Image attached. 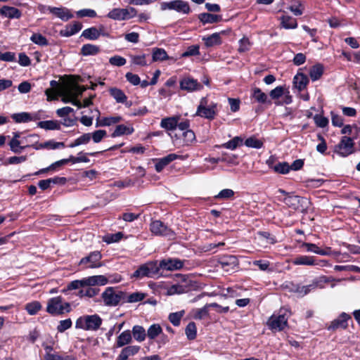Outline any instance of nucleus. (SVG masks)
I'll return each instance as SVG.
<instances>
[{
    "label": "nucleus",
    "instance_id": "nucleus-47",
    "mask_svg": "<svg viewBox=\"0 0 360 360\" xmlns=\"http://www.w3.org/2000/svg\"><path fill=\"white\" fill-rule=\"evenodd\" d=\"M22 143H23V140H11L9 142L11 150L15 153H20L22 150L31 147L30 144L20 146Z\"/></svg>",
    "mask_w": 360,
    "mask_h": 360
},
{
    "label": "nucleus",
    "instance_id": "nucleus-26",
    "mask_svg": "<svg viewBox=\"0 0 360 360\" xmlns=\"http://www.w3.org/2000/svg\"><path fill=\"white\" fill-rule=\"evenodd\" d=\"M198 19L202 24L215 23L220 22L222 17L220 15L212 14L210 13H202L198 15Z\"/></svg>",
    "mask_w": 360,
    "mask_h": 360
},
{
    "label": "nucleus",
    "instance_id": "nucleus-64",
    "mask_svg": "<svg viewBox=\"0 0 360 360\" xmlns=\"http://www.w3.org/2000/svg\"><path fill=\"white\" fill-rule=\"evenodd\" d=\"M44 360H71L70 356H60L56 352L44 355Z\"/></svg>",
    "mask_w": 360,
    "mask_h": 360
},
{
    "label": "nucleus",
    "instance_id": "nucleus-46",
    "mask_svg": "<svg viewBox=\"0 0 360 360\" xmlns=\"http://www.w3.org/2000/svg\"><path fill=\"white\" fill-rule=\"evenodd\" d=\"M211 307L209 306V304H205L202 308L196 309L193 311V317L195 319H202L209 315V309Z\"/></svg>",
    "mask_w": 360,
    "mask_h": 360
},
{
    "label": "nucleus",
    "instance_id": "nucleus-52",
    "mask_svg": "<svg viewBox=\"0 0 360 360\" xmlns=\"http://www.w3.org/2000/svg\"><path fill=\"white\" fill-rule=\"evenodd\" d=\"M182 136L184 146H189L195 141V133L191 129L184 131Z\"/></svg>",
    "mask_w": 360,
    "mask_h": 360
},
{
    "label": "nucleus",
    "instance_id": "nucleus-28",
    "mask_svg": "<svg viewBox=\"0 0 360 360\" xmlns=\"http://www.w3.org/2000/svg\"><path fill=\"white\" fill-rule=\"evenodd\" d=\"M132 340L131 333L129 330L123 331L117 338L116 347H122L131 343Z\"/></svg>",
    "mask_w": 360,
    "mask_h": 360
},
{
    "label": "nucleus",
    "instance_id": "nucleus-17",
    "mask_svg": "<svg viewBox=\"0 0 360 360\" xmlns=\"http://www.w3.org/2000/svg\"><path fill=\"white\" fill-rule=\"evenodd\" d=\"M47 11L63 21H68L73 18V14L71 13L70 10L65 7L49 6L47 8Z\"/></svg>",
    "mask_w": 360,
    "mask_h": 360
},
{
    "label": "nucleus",
    "instance_id": "nucleus-33",
    "mask_svg": "<svg viewBox=\"0 0 360 360\" xmlns=\"http://www.w3.org/2000/svg\"><path fill=\"white\" fill-rule=\"evenodd\" d=\"M134 339L138 342H143L145 340L147 333L144 328L141 326L136 325L132 328L131 332Z\"/></svg>",
    "mask_w": 360,
    "mask_h": 360
},
{
    "label": "nucleus",
    "instance_id": "nucleus-9",
    "mask_svg": "<svg viewBox=\"0 0 360 360\" xmlns=\"http://www.w3.org/2000/svg\"><path fill=\"white\" fill-rule=\"evenodd\" d=\"M162 11L174 10L184 14H188L191 8L188 2L182 0H174L169 2H162L160 4Z\"/></svg>",
    "mask_w": 360,
    "mask_h": 360
},
{
    "label": "nucleus",
    "instance_id": "nucleus-25",
    "mask_svg": "<svg viewBox=\"0 0 360 360\" xmlns=\"http://www.w3.org/2000/svg\"><path fill=\"white\" fill-rule=\"evenodd\" d=\"M0 14L8 18L18 19L21 16V11L15 7L4 6L0 10Z\"/></svg>",
    "mask_w": 360,
    "mask_h": 360
},
{
    "label": "nucleus",
    "instance_id": "nucleus-49",
    "mask_svg": "<svg viewBox=\"0 0 360 360\" xmlns=\"http://www.w3.org/2000/svg\"><path fill=\"white\" fill-rule=\"evenodd\" d=\"M185 333L187 338L190 340H194L196 338L197 328L194 322H190L186 326Z\"/></svg>",
    "mask_w": 360,
    "mask_h": 360
},
{
    "label": "nucleus",
    "instance_id": "nucleus-36",
    "mask_svg": "<svg viewBox=\"0 0 360 360\" xmlns=\"http://www.w3.org/2000/svg\"><path fill=\"white\" fill-rule=\"evenodd\" d=\"M37 126L46 130H59L60 124L57 120H46L38 122Z\"/></svg>",
    "mask_w": 360,
    "mask_h": 360
},
{
    "label": "nucleus",
    "instance_id": "nucleus-61",
    "mask_svg": "<svg viewBox=\"0 0 360 360\" xmlns=\"http://www.w3.org/2000/svg\"><path fill=\"white\" fill-rule=\"evenodd\" d=\"M72 322L70 319L62 320L59 322V324L57 326V330L59 333H63L66 330L72 327Z\"/></svg>",
    "mask_w": 360,
    "mask_h": 360
},
{
    "label": "nucleus",
    "instance_id": "nucleus-63",
    "mask_svg": "<svg viewBox=\"0 0 360 360\" xmlns=\"http://www.w3.org/2000/svg\"><path fill=\"white\" fill-rule=\"evenodd\" d=\"M109 63L114 66L121 67L126 64L127 60L120 56H115L110 58Z\"/></svg>",
    "mask_w": 360,
    "mask_h": 360
},
{
    "label": "nucleus",
    "instance_id": "nucleus-39",
    "mask_svg": "<svg viewBox=\"0 0 360 360\" xmlns=\"http://www.w3.org/2000/svg\"><path fill=\"white\" fill-rule=\"evenodd\" d=\"M281 25L285 29H295L297 27V22L295 18L283 15L281 18Z\"/></svg>",
    "mask_w": 360,
    "mask_h": 360
},
{
    "label": "nucleus",
    "instance_id": "nucleus-5",
    "mask_svg": "<svg viewBox=\"0 0 360 360\" xmlns=\"http://www.w3.org/2000/svg\"><path fill=\"white\" fill-rule=\"evenodd\" d=\"M159 273L158 263L152 261L141 265L132 274L131 278H142L143 277L152 278Z\"/></svg>",
    "mask_w": 360,
    "mask_h": 360
},
{
    "label": "nucleus",
    "instance_id": "nucleus-45",
    "mask_svg": "<svg viewBox=\"0 0 360 360\" xmlns=\"http://www.w3.org/2000/svg\"><path fill=\"white\" fill-rule=\"evenodd\" d=\"M162 333V329L158 323L151 325L147 330V336L150 340H154Z\"/></svg>",
    "mask_w": 360,
    "mask_h": 360
},
{
    "label": "nucleus",
    "instance_id": "nucleus-57",
    "mask_svg": "<svg viewBox=\"0 0 360 360\" xmlns=\"http://www.w3.org/2000/svg\"><path fill=\"white\" fill-rule=\"evenodd\" d=\"M274 171L279 174H288L290 172V165L286 162H278L277 165L272 167Z\"/></svg>",
    "mask_w": 360,
    "mask_h": 360
},
{
    "label": "nucleus",
    "instance_id": "nucleus-50",
    "mask_svg": "<svg viewBox=\"0 0 360 360\" xmlns=\"http://www.w3.org/2000/svg\"><path fill=\"white\" fill-rule=\"evenodd\" d=\"M148 55H130L131 61L133 64L140 66L147 65L146 57Z\"/></svg>",
    "mask_w": 360,
    "mask_h": 360
},
{
    "label": "nucleus",
    "instance_id": "nucleus-1",
    "mask_svg": "<svg viewBox=\"0 0 360 360\" xmlns=\"http://www.w3.org/2000/svg\"><path fill=\"white\" fill-rule=\"evenodd\" d=\"M108 282V278L103 275L91 276L70 282L67 286V290H76L85 286L105 285Z\"/></svg>",
    "mask_w": 360,
    "mask_h": 360
},
{
    "label": "nucleus",
    "instance_id": "nucleus-56",
    "mask_svg": "<svg viewBox=\"0 0 360 360\" xmlns=\"http://www.w3.org/2000/svg\"><path fill=\"white\" fill-rule=\"evenodd\" d=\"M123 237V233L122 232H117L114 234H107L103 238V240L108 244L117 243L120 241Z\"/></svg>",
    "mask_w": 360,
    "mask_h": 360
},
{
    "label": "nucleus",
    "instance_id": "nucleus-22",
    "mask_svg": "<svg viewBox=\"0 0 360 360\" xmlns=\"http://www.w3.org/2000/svg\"><path fill=\"white\" fill-rule=\"evenodd\" d=\"M63 147H65L63 142H56L53 140L46 141L44 143H39L37 141H34V143L31 144V148H33L35 150H40L43 148L57 149Z\"/></svg>",
    "mask_w": 360,
    "mask_h": 360
},
{
    "label": "nucleus",
    "instance_id": "nucleus-10",
    "mask_svg": "<svg viewBox=\"0 0 360 360\" xmlns=\"http://www.w3.org/2000/svg\"><path fill=\"white\" fill-rule=\"evenodd\" d=\"M217 266H220L226 272L233 271L239 264L237 257L231 255L219 256L217 258Z\"/></svg>",
    "mask_w": 360,
    "mask_h": 360
},
{
    "label": "nucleus",
    "instance_id": "nucleus-21",
    "mask_svg": "<svg viewBox=\"0 0 360 360\" xmlns=\"http://www.w3.org/2000/svg\"><path fill=\"white\" fill-rule=\"evenodd\" d=\"M140 349V346L138 345L127 346L121 350L116 360H128L129 356L136 354Z\"/></svg>",
    "mask_w": 360,
    "mask_h": 360
},
{
    "label": "nucleus",
    "instance_id": "nucleus-6",
    "mask_svg": "<svg viewBox=\"0 0 360 360\" xmlns=\"http://www.w3.org/2000/svg\"><path fill=\"white\" fill-rule=\"evenodd\" d=\"M333 280V279L330 277L321 276L316 279H314L311 283L307 285H297L295 292L301 295L302 296H304L317 288H323L325 283H328Z\"/></svg>",
    "mask_w": 360,
    "mask_h": 360
},
{
    "label": "nucleus",
    "instance_id": "nucleus-59",
    "mask_svg": "<svg viewBox=\"0 0 360 360\" xmlns=\"http://www.w3.org/2000/svg\"><path fill=\"white\" fill-rule=\"evenodd\" d=\"M146 297V294L143 292H136L130 294L127 299L129 303L137 302L143 300Z\"/></svg>",
    "mask_w": 360,
    "mask_h": 360
},
{
    "label": "nucleus",
    "instance_id": "nucleus-29",
    "mask_svg": "<svg viewBox=\"0 0 360 360\" xmlns=\"http://www.w3.org/2000/svg\"><path fill=\"white\" fill-rule=\"evenodd\" d=\"M292 264H294L295 265H307V266H314V265L318 264L316 262V261L313 257L307 256V255H300V256L296 257L292 260Z\"/></svg>",
    "mask_w": 360,
    "mask_h": 360
},
{
    "label": "nucleus",
    "instance_id": "nucleus-8",
    "mask_svg": "<svg viewBox=\"0 0 360 360\" xmlns=\"http://www.w3.org/2000/svg\"><path fill=\"white\" fill-rule=\"evenodd\" d=\"M196 287V283L188 278H184L180 283L171 285L168 289L167 294L174 295L176 294L186 293Z\"/></svg>",
    "mask_w": 360,
    "mask_h": 360
},
{
    "label": "nucleus",
    "instance_id": "nucleus-4",
    "mask_svg": "<svg viewBox=\"0 0 360 360\" xmlns=\"http://www.w3.org/2000/svg\"><path fill=\"white\" fill-rule=\"evenodd\" d=\"M101 297L105 305L115 307L125 298V293L121 290L115 291L112 287H108L101 294Z\"/></svg>",
    "mask_w": 360,
    "mask_h": 360
},
{
    "label": "nucleus",
    "instance_id": "nucleus-62",
    "mask_svg": "<svg viewBox=\"0 0 360 360\" xmlns=\"http://www.w3.org/2000/svg\"><path fill=\"white\" fill-rule=\"evenodd\" d=\"M251 44L248 38L243 37L239 41L238 52L244 53L250 50Z\"/></svg>",
    "mask_w": 360,
    "mask_h": 360
},
{
    "label": "nucleus",
    "instance_id": "nucleus-30",
    "mask_svg": "<svg viewBox=\"0 0 360 360\" xmlns=\"http://www.w3.org/2000/svg\"><path fill=\"white\" fill-rule=\"evenodd\" d=\"M11 118L16 123H27L36 120V118L33 117L30 113L26 112L13 113L11 115Z\"/></svg>",
    "mask_w": 360,
    "mask_h": 360
},
{
    "label": "nucleus",
    "instance_id": "nucleus-60",
    "mask_svg": "<svg viewBox=\"0 0 360 360\" xmlns=\"http://www.w3.org/2000/svg\"><path fill=\"white\" fill-rule=\"evenodd\" d=\"M234 193L232 189L225 188L221 190L214 198L222 200L230 199L234 195Z\"/></svg>",
    "mask_w": 360,
    "mask_h": 360
},
{
    "label": "nucleus",
    "instance_id": "nucleus-19",
    "mask_svg": "<svg viewBox=\"0 0 360 360\" xmlns=\"http://www.w3.org/2000/svg\"><path fill=\"white\" fill-rule=\"evenodd\" d=\"M82 25L81 22L75 21L71 24L65 26V29L60 31V35L62 37H71L81 30Z\"/></svg>",
    "mask_w": 360,
    "mask_h": 360
},
{
    "label": "nucleus",
    "instance_id": "nucleus-3",
    "mask_svg": "<svg viewBox=\"0 0 360 360\" xmlns=\"http://www.w3.org/2000/svg\"><path fill=\"white\" fill-rule=\"evenodd\" d=\"M101 324L102 319L98 315H86L77 319L75 327L85 330H96Z\"/></svg>",
    "mask_w": 360,
    "mask_h": 360
},
{
    "label": "nucleus",
    "instance_id": "nucleus-35",
    "mask_svg": "<svg viewBox=\"0 0 360 360\" xmlns=\"http://www.w3.org/2000/svg\"><path fill=\"white\" fill-rule=\"evenodd\" d=\"M252 96L257 102L259 103H271V101L268 100L267 95L262 92L259 88L255 87L253 89Z\"/></svg>",
    "mask_w": 360,
    "mask_h": 360
},
{
    "label": "nucleus",
    "instance_id": "nucleus-58",
    "mask_svg": "<svg viewBox=\"0 0 360 360\" xmlns=\"http://www.w3.org/2000/svg\"><path fill=\"white\" fill-rule=\"evenodd\" d=\"M91 139L96 143H100L102 139L107 136V132L103 129H98L91 133Z\"/></svg>",
    "mask_w": 360,
    "mask_h": 360
},
{
    "label": "nucleus",
    "instance_id": "nucleus-7",
    "mask_svg": "<svg viewBox=\"0 0 360 360\" xmlns=\"http://www.w3.org/2000/svg\"><path fill=\"white\" fill-rule=\"evenodd\" d=\"M334 152L341 157L345 158L354 153V140L347 136L341 138L340 141L335 146Z\"/></svg>",
    "mask_w": 360,
    "mask_h": 360
},
{
    "label": "nucleus",
    "instance_id": "nucleus-32",
    "mask_svg": "<svg viewBox=\"0 0 360 360\" xmlns=\"http://www.w3.org/2000/svg\"><path fill=\"white\" fill-rule=\"evenodd\" d=\"M134 131L132 127H128L124 124L117 125L114 131L112 134V137L120 136L124 134L129 135Z\"/></svg>",
    "mask_w": 360,
    "mask_h": 360
},
{
    "label": "nucleus",
    "instance_id": "nucleus-41",
    "mask_svg": "<svg viewBox=\"0 0 360 360\" xmlns=\"http://www.w3.org/2000/svg\"><path fill=\"white\" fill-rule=\"evenodd\" d=\"M110 94L117 103H124L127 99L123 91L117 88H111L110 89Z\"/></svg>",
    "mask_w": 360,
    "mask_h": 360
},
{
    "label": "nucleus",
    "instance_id": "nucleus-54",
    "mask_svg": "<svg viewBox=\"0 0 360 360\" xmlns=\"http://www.w3.org/2000/svg\"><path fill=\"white\" fill-rule=\"evenodd\" d=\"M41 309V305L37 301L27 303L25 306V309L30 315L36 314Z\"/></svg>",
    "mask_w": 360,
    "mask_h": 360
},
{
    "label": "nucleus",
    "instance_id": "nucleus-12",
    "mask_svg": "<svg viewBox=\"0 0 360 360\" xmlns=\"http://www.w3.org/2000/svg\"><path fill=\"white\" fill-rule=\"evenodd\" d=\"M288 319L285 314L272 315L267 321V325L271 330L281 331L287 326Z\"/></svg>",
    "mask_w": 360,
    "mask_h": 360
},
{
    "label": "nucleus",
    "instance_id": "nucleus-48",
    "mask_svg": "<svg viewBox=\"0 0 360 360\" xmlns=\"http://www.w3.org/2000/svg\"><path fill=\"white\" fill-rule=\"evenodd\" d=\"M289 9L295 15L299 16L303 13L304 6L300 1L293 0L291 1V4L289 6Z\"/></svg>",
    "mask_w": 360,
    "mask_h": 360
},
{
    "label": "nucleus",
    "instance_id": "nucleus-13",
    "mask_svg": "<svg viewBox=\"0 0 360 360\" xmlns=\"http://www.w3.org/2000/svg\"><path fill=\"white\" fill-rule=\"evenodd\" d=\"M150 231L157 236H173L174 231L160 220L153 221L150 224Z\"/></svg>",
    "mask_w": 360,
    "mask_h": 360
},
{
    "label": "nucleus",
    "instance_id": "nucleus-20",
    "mask_svg": "<svg viewBox=\"0 0 360 360\" xmlns=\"http://www.w3.org/2000/svg\"><path fill=\"white\" fill-rule=\"evenodd\" d=\"M179 120V115L165 117L162 119L160 122V127L167 131H173L177 128L178 122Z\"/></svg>",
    "mask_w": 360,
    "mask_h": 360
},
{
    "label": "nucleus",
    "instance_id": "nucleus-23",
    "mask_svg": "<svg viewBox=\"0 0 360 360\" xmlns=\"http://www.w3.org/2000/svg\"><path fill=\"white\" fill-rule=\"evenodd\" d=\"M179 156L174 153H170L165 157L158 159L155 165V170L160 172L167 165L176 160Z\"/></svg>",
    "mask_w": 360,
    "mask_h": 360
},
{
    "label": "nucleus",
    "instance_id": "nucleus-38",
    "mask_svg": "<svg viewBox=\"0 0 360 360\" xmlns=\"http://www.w3.org/2000/svg\"><path fill=\"white\" fill-rule=\"evenodd\" d=\"M101 36V32L95 27H91L82 32V37L89 40H96Z\"/></svg>",
    "mask_w": 360,
    "mask_h": 360
},
{
    "label": "nucleus",
    "instance_id": "nucleus-15",
    "mask_svg": "<svg viewBox=\"0 0 360 360\" xmlns=\"http://www.w3.org/2000/svg\"><path fill=\"white\" fill-rule=\"evenodd\" d=\"M180 88L182 90L192 92L202 89L203 86L197 79L188 77L180 81Z\"/></svg>",
    "mask_w": 360,
    "mask_h": 360
},
{
    "label": "nucleus",
    "instance_id": "nucleus-16",
    "mask_svg": "<svg viewBox=\"0 0 360 360\" xmlns=\"http://www.w3.org/2000/svg\"><path fill=\"white\" fill-rule=\"evenodd\" d=\"M184 266V262L179 259H162L158 264L159 270L160 269L168 271L181 269Z\"/></svg>",
    "mask_w": 360,
    "mask_h": 360
},
{
    "label": "nucleus",
    "instance_id": "nucleus-18",
    "mask_svg": "<svg viewBox=\"0 0 360 360\" xmlns=\"http://www.w3.org/2000/svg\"><path fill=\"white\" fill-rule=\"evenodd\" d=\"M217 103L211 102L210 106L202 109H197L195 115L212 120L217 115Z\"/></svg>",
    "mask_w": 360,
    "mask_h": 360
},
{
    "label": "nucleus",
    "instance_id": "nucleus-34",
    "mask_svg": "<svg viewBox=\"0 0 360 360\" xmlns=\"http://www.w3.org/2000/svg\"><path fill=\"white\" fill-rule=\"evenodd\" d=\"M100 52V47L98 46L86 44L82 46L81 49V54L86 56H95Z\"/></svg>",
    "mask_w": 360,
    "mask_h": 360
},
{
    "label": "nucleus",
    "instance_id": "nucleus-53",
    "mask_svg": "<svg viewBox=\"0 0 360 360\" xmlns=\"http://www.w3.org/2000/svg\"><path fill=\"white\" fill-rule=\"evenodd\" d=\"M185 311L181 310L180 311L171 313L169 315V321L174 326H178L180 324L181 319L184 315Z\"/></svg>",
    "mask_w": 360,
    "mask_h": 360
},
{
    "label": "nucleus",
    "instance_id": "nucleus-27",
    "mask_svg": "<svg viewBox=\"0 0 360 360\" xmlns=\"http://www.w3.org/2000/svg\"><path fill=\"white\" fill-rule=\"evenodd\" d=\"M293 83L299 91L304 90L307 84L309 83V79L307 76L303 73H297L293 78Z\"/></svg>",
    "mask_w": 360,
    "mask_h": 360
},
{
    "label": "nucleus",
    "instance_id": "nucleus-55",
    "mask_svg": "<svg viewBox=\"0 0 360 360\" xmlns=\"http://www.w3.org/2000/svg\"><path fill=\"white\" fill-rule=\"evenodd\" d=\"M30 40L35 44L39 46H47L49 44L46 38L39 33L33 34L30 37Z\"/></svg>",
    "mask_w": 360,
    "mask_h": 360
},
{
    "label": "nucleus",
    "instance_id": "nucleus-11",
    "mask_svg": "<svg viewBox=\"0 0 360 360\" xmlns=\"http://www.w3.org/2000/svg\"><path fill=\"white\" fill-rule=\"evenodd\" d=\"M102 255L99 251L91 252L88 256L81 259L79 265H86V268H98L102 266L101 259Z\"/></svg>",
    "mask_w": 360,
    "mask_h": 360
},
{
    "label": "nucleus",
    "instance_id": "nucleus-14",
    "mask_svg": "<svg viewBox=\"0 0 360 360\" xmlns=\"http://www.w3.org/2000/svg\"><path fill=\"white\" fill-rule=\"evenodd\" d=\"M351 316L345 312L341 313L339 316L330 322L327 326L328 330H336L338 329H346L348 327V321L351 320Z\"/></svg>",
    "mask_w": 360,
    "mask_h": 360
},
{
    "label": "nucleus",
    "instance_id": "nucleus-2",
    "mask_svg": "<svg viewBox=\"0 0 360 360\" xmlns=\"http://www.w3.org/2000/svg\"><path fill=\"white\" fill-rule=\"evenodd\" d=\"M70 311V304L64 302L60 296L52 297L47 302L46 311L53 316L61 315Z\"/></svg>",
    "mask_w": 360,
    "mask_h": 360
},
{
    "label": "nucleus",
    "instance_id": "nucleus-44",
    "mask_svg": "<svg viewBox=\"0 0 360 360\" xmlns=\"http://www.w3.org/2000/svg\"><path fill=\"white\" fill-rule=\"evenodd\" d=\"M91 139V133H85L82 136L76 139L72 143H71L68 146L70 148H75L80 145L87 144Z\"/></svg>",
    "mask_w": 360,
    "mask_h": 360
},
{
    "label": "nucleus",
    "instance_id": "nucleus-43",
    "mask_svg": "<svg viewBox=\"0 0 360 360\" xmlns=\"http://www.w3.org/2000/svg\"><path fill=\"white\" fill-rule=\"evenodd\" d=\"M153 61H162L168 59V56L165 49L154 48L152 52Z\"/></svg>",
    "mask_w": 360,
    "mask_h": 360
},
{
    "label": "nucleus",
    "instance_id": "nucleus-42",
    "mask_svg": "<svg viewBox=\"0 0 360 360\" xmlns=\"http://www.w3.org/2000/svg\"><path fill=\"white\" fill-rule=\"evenodd\" d=\"M323 73V67L321 64H316L311 67L309 71V76L312 81H316L321 78Z\"/></svg>",
    "mask_w": 360,
    "mask_h": 360
},
{
    "label": "nucleus",
    "instance_id": "nucleus-37",
    "mask_svg": "<svg viewBox=\"0 0 360 360\" xmlns=\"http://www.w3.org/2000/svg\"><path fill=\"white\" fill-rule=\"evenodd\" d=\"M203 41H205V46L207 47L219 45L221 44L220 34L217 32L214 33L207 37H204Z\"/></svg>",
    "mask_w": 360,
    "mask_h": 360
},
{
    "label": "nucleus",
    "instance_id": "nucleus-40",
    "mask_svg": "<svg viewBox=\"0 0 360 360\" xmlns=\"http://www.w3.org/2000/svg\"><path fill=\"white\" fill-rule=\"evenodd\" d=\"M243 142V139L240 136H235L231 140L229 141L226 143L221 144V146H217L219 148H224L230 150H235L238 146L242 145Z\"/></svg>",
    "mask_w": 360,
    "mask_h": 360
},
{
    "label": "nucleus",
    "instance_id": "nucleus-31",
    "mask_svg": "<svg viewBox=\"0 0 360 360\" xmlns=\"http://www.w3.org/2000/svg\"><path fill=\"white\" fill-rule=\"evenodd\" d=\"M302 247H304L307 252H312L320 255H328L330 252V248L321 250L316 244L313 243H304Z\"/></svg>",
    "mask_w": 360,
    "mask_h": 360
},
{
    "label": "nucleus",
    "instance_id": "nucleus-51",
    "mask_svg": "<svg viewBox=\"0 0 360 360\" xmlns=\"http://www.w3.org/2000/svg\"><path fill=\"white\" fill-rule=\"evenodd\" d=\"M245 145L249 148L259 149L263 146V142L255 136H251L245 141Z\"/></svg>",
    "mask_w": 360,
    "mask_h": 360
},
{
    "label": "nucleus",
    "instance_id": "nucleus-24",
    "mask_svg": "<svg viewBox=\"0 0 360 360\" xmlns=\"http://www.w3.org/2000/svg\"><path fill=\"white\" fill-rule=\"evenodd\" d=\"M129 11L127 8H114L110 11L107 16L115 20H124L129 19Z\"/></svg>",
    "mask_w": 360,
    "mask_h": 360
}]
</instances>
